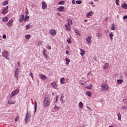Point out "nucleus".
Listing matches in <instances>:
<instances>
[{"mask_svg": "<svg viewBox=\"0 0 127 127\" xmlns=\"http://www.w3.org/2000/svg\"><path fill=\"white\" fill-rule=\"evenodd\" d=\"M92 75V72H89L88 73V76H90V75Z\"/></svg>", "mask_w": 127, "mask_h": 127, "instance_id": "obj_60", "label": "nucleus"}, {"mask_svg": "<svg viewBox=\"0 0 127 127\" xmlns=\"http://www.w3.org/2000/svg\"><path fill=\"white\" fill-rule=\"evenodd\" d=\"M75 33H76L77 35L79 36H81V34L80 33V31H78V30H75Z\"/></svg>", "mask_w": 127, "mask_h": 127, "instance_id": "obj_30", "label": "nucleus"}, {"mask_svg": "<svg viewBox=\"0 0 127 127\" xmlns=\"http://www.w3.org/2000/svg\"><path fill=\"white\" fill-rule=\"evenodd\" d=\"M57 15H59V16H60L61 15V14L60 13H57Z\"/></svg>", "mask_w": 127, "mask_h": 127, "instance_id": "obj_59", "label": "nucleus"}, {"mask_svg": "<svg viewBox=\"0 0 127 127\" xmlns=\"http://www.w3.org/2000/svg\"><path fill=\"white\" fill-rule=\"evenodd\" d=\"M94 14V12L92 11H90L89 12L87 13L86 16L87 17V18H89L90 16H92Z\"/></svg>", "mask_w": 127, "mask_h": 127, "instance_id": "obj_11", "label": "nucleus"}, {"mask_svg": "<svg viewBox=\"0 0 127 127\" xmlns=\"http://www.w3.org/2000/svg\"><path fill=\"white\" fill-rule=\"evenodd\" d=\"M121 7L124 9H127V4L126 3H123L121 5Z\"/></svg>", "mask_w": 127, "mask_h": 127, "instance_id": "obj_21", "label": "nucleus"}, {"mask_svg": "<svg viewBox=\"0 0 127 127\" xmlns=\"http://www.w3.org/2000/svg\"><path fill=\"white\" fill-rule=\"evenodd\" d=\"M104 20H105V21L108 20V18H106Z\"/></svg>", "mask_w": 127, "mask_h": 127, "instance_id": "obj_64", "label": "nucleus"}, {"mask_svg": "<svg viewBox=\"0 0 127 127\" xmlns=\"http://www.w3.org/2000/svg\"><path fill=\"white\" fill-rule=\"evenodd\" d=\"M24 21H26L29 19V16L27 15H25L24 18Z\"/></svg>", "mask_w": 127, "mask_h": 127, "instance_id": "obj_29", "label": "nucleus"}, {"mask_svg": "<svg viewBox=\"0 0 127 127\" xmlns=\"http://www.w3.org/2000/svg\"><path fill=\"white\" fill-rule=\"evenodd\" d=\"M66 54H69V51H66Z\"/></svg>", "mask_w": 127, "mask_h": 127, "instance_id": "obj_63", "label": "nucleus"}, {"mask_svg": "<svg viewBox=\"0 0 127 127\" xmlns=\"http://www.w3.org/2000/svg\"><path fill=\"white\" fill-rule=\"evenodd\" d=\"M20 16L21 18L19 19V21L20 22H21V23L23 22V20H24V14H22Z\"/></svg>", "mask_w": 127, "mask_h": 127, "instance_id": "obj_14", "label": "nucleus"}, {"mask_svg": "<svg viewBox=\"0 0 127 127\" xmlns=\"http://www.w3.org/2000/svg\"><path fill=\"white\" fill-rule=\"evenodd\" d=\"M44 56H45V58H48L49 56L47 53H43Z\"/></svg>", "mask_w": 127, "mask_h": 127, "instance_id": "obj_28", "label": "nucleus"}, {"mask_svg": "<svg viewBox=\"0 0 127 127\" xmlns=\"http://www.w3.org/2000/svg\"><path fill=\"white\" fill-rule=\"evenodd\" d=\"M2 56L6 58V59H9V57H8V53L6 51H4L2 53Z\"/></svg>", "mask_w": 127, "mask_h": 127, "instance_id": "obj_6", "label": "nucleus"}, {"mask_svg": "<svg viewBox=\"0 0 127 127\" xmlns=\"http://www.w3.org/2000/svg\"><path fill=\"white\" fill-rule=\"evenodd\" d=\"M64 9H65V8L64 7L60 6L58 8V11L61 12V11H63Z\"/></svg>", "mask_w": 127, "mask_h": 127, "instance_id": "obj_13", "label": "nucleus"}, {"mask_svg": "<svg viewBox=\"0 0 127 127\" xmlns=\"http://www.w3.org/2000/svg\"><path fill=\"white\" fill-rule=\"evenodd\" d=\"M76 3H77V4H81V3H82V1L77 0L76 1Z\"/></svg>", "mask_w": 127, "mask_h": 127, "instance_id": "obj_42", "label": "nucleus"}, {"mask_svg": "<svg viewBox=\"0 0 127 127\" xmlns=\"http://www.w3.org/2000/svg\"><path fill=\"white\" fill-rule=\"evenodd\" d=\"M65 2L63 1H60L59 2L58 4L59 5H64V3Z\"/></svg>", "mask_w": 127, "mask_h": 127, "instance_id": "obj_31", "label": "nucleus"}, {"mask_svg": "<svg viewBox=\"0 0 127 127\" xmlns=\"http://www.w3.org/2000/svg\"><path fill=\"white\" fill-rule=\"evenodd\" d=\"M85 94L88 97H92V92L91 91H86Z\"/></svg>", "mask_w": 127, "mask_h": 127, "instance_id": "obj_19", "label": "nucleus"}, {"mask_svg": "<svg viewBox=\"0 0 127 127\" xmlns=\"http://www.w3.org/2000/svg\"><path fill=\"white\" fill-rule=\"evenodd\" d=\"M86 89H88V90H92V89H93V85L92 84H90L89 85L86 87Z\"/></svg>", "mask_w": 127, "mask_h": 127, "instance_id": "obj_22", "label": "nucleus"}, {"mask_svg": "<svg viewBox=\"0 0 127 127\" xmlns=\"http://www.w3.org/2000/svg\"><path fill=\"white\" fill-rule=\"evenodd\" d=\"M116 5H119V0H116Z\"/></svg>", "mask_w": 127, "mask_h": 127, "instance_id": "obj_47", "label": "nucleus"}, {"mask_svg": "<svg viewBox=\"0 0 127 127\" xmlns=\"http://www.w3.org/2000/svg\"><path fill=\"white\" fill-rule=\"evenodd\" d=\"M61 84H65V80H60Z\"/></svg>", "mask_w": 127, "mask_h": 127, "instance_id": "obj_44", "label": "nucleus"}, {"mask_svg": "<svg viewBox=\"0 0 127 127\" xmlns=\"http://www.w3.org/2000/svg\"><path fill=\"white\" fill-rule=\"evenodd\" d=\"M110 29H111V30H115V29H116V27L115 26V25H114V24H112V27L110 28Z\"/></svg>", "mask_w": 127, "mask_h": 127, "instance_id": "obj_34", "label": "nucleus"}, {"mask_svg": "<svg viewBox=\"0 0 127 127\" xmlns=\"http://www.w3.org/2000/svg\"><path fill=\"white\" fill-rule=\"evenodd\" d=\"M30 77H32V79H33V74H32V73H31L29 74Z\"/></svg>", "mask_w": 127, "mask_h": 127, "instance_id": "obj_53", "label": "nucleus"}, {"mask_svg": "<svg viewBox=\"0 0 127 127\" xmlns=\"http://www.w3.org/2000/svg\"><path fill=\"white\" fill-rule=\"evenodd\" d=\"M72 4H75L76 3L75 2V1H76V0H72Z\"/></svg>", "mask_w": 127, "mask_h": 127, "instance_id": "obj_52", "label": "nucleus"}, {"mask_svg": "<svg viewBox=\"0 0 127 127\" xmlns=\"http://www.w3.org/2000/svg\"><path fill=\"white\" fill-rule=\"evenodd\" d=\"M62 96H63V95H61V98L60 100L61 102H62V104H64V101H63V98H63Z\"/></svg>", "mask_w": 127, "mask_h": 127, "instance_id": "obj_41", "label": "nucleus"}, {"mask_svg": "<svg viewBox=\"0 0 127 127\" xmlns=\"http://www.w3.org/2000/svg\"><path fill=\"white\" fill-rule=\"evenodd\" d=\"M29 12H28V10L27 9V8L25 10V14H26L27 15H28Z\"/></svg>", "mask_w": 127, "mask_h": 127, "instance_id": "obj_46", "label": "nucleus"}, {"mask_svg": "<svg viewBox=\"0 0 127 127\" xmlns=\"http://www.w3.org/2000/svg\"><path fill=\"white\" fill-rule=\"evenodd\" d=\"M30 118H31V112L29 111H27L25 117V123L28 124L30 122Z\"/></svg>", "mask_w": 127, "mask_h": 127, "instance_id": "obj_4", "label": "nucleus"}, {"mask_svg": "<svg viewBox=\"0 0 127 127\" xmlns=\"http://www.w3.org/2000/svg\"><path fill=\"white\" fill-rule=\"evenodd\" d=\"M72 24H73V21H72V20L68 19V23H66L65 25L66 30H67V31H71V25H72Z\"/></svg>", "mask_w": 127, "mask_h": 127, "instance_id": "obj_2", "label": "nucleus"}, {"mask_svg": "<svg viewBox=\"0 0 127 127\" xmlns=\"http://www.w3.org/2000/svg\"><path fill=\"white\" fill-rule=\"evenodd\" d=\"M39 76L41 80H46L47 79V77L44 75L40 74Z\"/></svg>", "mask_w": 127, "mask_h": 127, "instance_id": "obj_16", "label": "nucleus"}, {"mask_svg": "<svg viewBox=\"0 0 127 127\" xmlns=\"http://www.w3.org/2000/svg\"><path fill=\"white\" fill-rule=\"evenodd\" d=\"M51 85L54 89H56L57 88V83L55 82H53L51 83Z\"/></svg>", "mask_w": 127, "mask_h": 127, "instance_id": "obj_15", "label": "nucleus"}, {"mask_svg": "<svg viewBox=\"0 0 127 127\" xmlns=\"http://www.w3.org/2000/svg\"><path fill=\"white\" fill-rule=\"evenodd\" d=\"M29 27H30L29 25H27L26 26V29H29Z\"/></svg>", "mask_w": 127, "mask_h": 127, "instance_id": "obj_51", "label": "nucleus"}, {"mask_svg": "<svg viewBox=\"0 0 127 127\" xmlns=\"http://www.w3.org/2000/svg\"><path fill=\"white\" fill-rule=\"evenodd\" d=\"M54 109H55V110H56L57 111H58V109H61V107H60V106L58 107V106H56V105H55V107H54Z\"/></svg>", "mask_w": 127, "mask_h": 127, "instance_id": "obj_32", "label": "nucleus"}, {"mask_svg": "<svg viewBox=\"0 0 127 127\" xmlns=\"http://www.w3.org/2000/svg\"><path fill=\"white\" fill-rule=\"evenodd\" d=\"M123 102L124 104H127V99H123Z\"/></svg>", "mask_w": 127, "mask_h": 127, "instance_id": "obj_43", "label": "nucleus"}, {"mask_svg": "<svg viewBox=\"0 0 127 127\" xmlns=\"http://www.w3.org/2000/svg\"><path fill=\"white\" fill-rule=\"evenodd\" d=\"M8 104H9V105H13L15 104V102L13 100H9L8 102Z\"/></svg>", "mask_w": 127, "mask_h": 127, "instance_id": "obj_23", "label": "nucleus"}, {"mask_svg": "<svg viewBox=\"0 0 127 127\" xmlns=\"http://www.w3.org/2000/svg\"><path fill=\"white\" fill-rule=\"evenodd\" d=\"M3 39H6V35H3Z\"/></svg>", "mask_w": 127, "mask_h": 127, "instance_id": "obj_54", "label": "nucleus"}, {"mask_svg": "<svg viewBox=\"0 0 127 127\" xmlns=\"http://www.w3.org/2000/svg\"><path fill=\"white\" fill-rule=\"evenodd\" d=\"M65 60L66 61V64L67 65H69V63L71 62V60H70V59H69L68 58H66Z\"/></svg>", "mask_w": 127, "mask_h": 127, "instance_id": "obj_24", "label": "nucleus"}, {"mask_svg": "<svg viewBox=\"0 0 127 127\" xmlns=\"http://www.w3.org/2000/svg\"><path fill=\"white\" fill-rule=\"evenodd\" d=\"M7 4H8V1H5L3 2L2 5L4 6L5 5H7Z\"/></svg>", "mask_w": 127, "mask_h": 127, "instance_id": "obj_33", "label": "nucleus"}, {"mask_svg": "<svg viewBox=\"0 0 127 127\" xmlns=\"http://www.w3.org/2000/svg\"><path fill=\"white\" fill-rule=\"evenodd\" d=\"M47 53V52H46V49H44V50H43V53Z\"/></svg>", "mask_w": 127, "mask_h": 127, "instance_id": "obj_57", "label": "nucleus"}, {"mask_svg": "<svg viewBox=\"0 0 127 127\" xmlns=\"http://www.w3.org/2000/svg\"><path fill=\"white\" fill-rule=\"evenodd\" d=\"M127 19V15L124 16L123 17V19Z\"/></svg>", "mask_w": 127, "mask_h": 127, "instance_id": "obj_56", "label": "nucleus"}, {"mask_svg": "<svg viewBox=\"0 0 127 127\" xmlns=\"http://www.w3.org/2000/svg\"><path fill=\"white\" fill-rule=\"evenodd\" d=\"M42 42H40L38 43L39 46H40V45H42Z\"/></svg>", "mask_w": 127, "mask_h": 127, "instance_id": "obj_58", "label": "nucleus"}, {"mask_svg": "<svg viewBox=\"0 0 127 127\" xmlns=\"http://www.w3.org/2000/svg\"><path fill=\"white\" fill-rule=\"evenodd\" d=\"M18 119H19L18 117H16L15 119V122H18Z\"/></svg>", "mask_w": 127, "mask_h": 127, "instance_id": "obj_48", "label": "nucleus"}, {"mask_svg": "<svg viewBox=\"0 0 127 127\" xmlns=\"http://www.w3.org/2000/svg\"><path fill=\"white\" fill-rule=\"evenodd\" d=\"M36 110H37V102L36 101H34V113H36Z\"/></svg>", "mask_w": 127, "mask_h": 127, "instance_id": "obj_18", "label": "nucleus"}, {"mask_svg": "<svg viewBox=\"0 0 127 127\" xmlns=\"http://www.w3.org/2000/svg\"><path fill=\"white\" fill-rule=\"evenodd\" d=\"M58 99H59V96H56V102H57L58 101Z\"/></svg>", "mask_w": 127, "mask_h": 127, "instance_id": "obj_49", "label": "nucleus"}, {"mask_svg": "<svg viewBox=\"0 0 127 127\" xmlns=\"http://www.w3.org/2000/svg\"><path fill=\"white\" fill-rule=\"evenodd\" d=\"M109 64L106 63L103 66V69H104V70H107L108 68H109Z\"/></svg>", "mask_w": 127, "mask_h": 127, "instance_id": "obj_17", "label": "nucleus"}, {"mask_svg": "<svg viewBox=\"0 0 127 127\" xmlns=\"http://www.w3.org/2000/svg\"><path fill=\"white\" fill-rule=\"evenodd\" d=\"M13 23V20L12 19H10V20L7 23V26H11Z\"/></svg>", "mask_w": 127, "mask_h": 127, "instance_id": "obj_12", "label": "nucleus"}, {"mask_svg": "<svg viewBox=\"0 0 127 127\" xmlns=\"http://www.w3.org/2000/svg\"><path fill=\"white\" fill-rule=\"evenodd\" d=\"M109 36L110 37V39H111V40L113 39V36H114V34H113V33H111L109 34Z\"/></svg>", "mask_w": 127, "mask_h": 127, "instance_id": "obj_38", "label": "nucleus"}, {"mask_svg": "<svg viewBox=\"0 0 127 127\" xmlns=\"http://www.w3.org/2000/svg\"><path fill=\"white\" fill-rule=\"evenodd\" d=\"M78 106L79 108H81V109H83V107H84V104H83V102H79Z\"/></svg>", "mask_w": 127, "mask_h": 127, "instance_id": "obj_26", "label": "nucleus"}, {"mask_svg": "<svg viewBox=\"0 0 127 127\" xmlns=\"http://www.w3.org/2000/svg\"><path fill=\"white\" fill-rule=\"evenodd\" d=\"M47 48V49H49V50H50V49H51V47L50 46H48Z\"/></svg>", "mask_w": 127, "mask_h": 127, "instance_id": "obj_55", "label": "nucleus"}, {"mask_svg": "<svg viewBox=\"0 0 127 127\" xmlns=\"http://www.w3.org/2000/svg\"><path fill=\"white\" fill-rule=\"evenodd\" d=\"M19 93V89H16L13 91L11 94L9 95V98H12V97H14V96H16V95H18Z\"/></svg>", "mask_w": 127, "mask_h": 127, "instance_id": "obj_5", "label": "nucleus"}, {"mask_svg": "<svg viewBox=\"0 0 127 127\" xmlns=\"http://www.w3.org/2000/svg\"><path fill=\"white\" fill-rule=\"evenodd\" d=\"M42 9H46L47 8V5L45 2H42Z\"/></svg>", "mask_w": 127, "mask_h": 127, "instance_id": "obj_9", "label": "nucleus"}, {"mask_svg": "<svg viewBox=\"0 0 127 127\" xmlns=\"http://www.w3.org/2000/svg\"><path fill=\"white\" fill-rule=\"evenodd\" d=\"M100 89L102 92H107L109 91L110 87L107 84L103 83L100 85Z\"/></svg>", "mask_w": 127, "mask_h": 127, "instance_id": "obj_3", "label": "nucleus"}, {"mask_svg": "<svg viewBox=\"0 0 127 127\" xmlns=\"http://www.w3.org/2000/svg\"><path fill=\"white\" fill-rule=\"evenodd\" d=\"M89 4H92V5H93V4H94V2H90L89 3Z\"/></svg>", "mask_w": 127, "mask_h": 127, "instance_id": "obj_61", "label": "nucleus"}, {"mask_svg": "<svg viewBox=\"0 0 127 127\" xmlns=\"http://www.w3.org/2000/svg\"><path fill=\"white\" fill-rule=\"evenodd\" d=\"M122 110H127V106H122Z\"/></svg>", "mask_w": 127, "mask_h": 127, "instance_id": "obj_45", "label": "nucleus"}, {"mask_svg": "<svg viewBox=\"0 0 127 127\" xmlns=\"http://www.w3.org/2000/svg\"><path fill=\"white\" fill-rule=\"evenodd\" d=\"M2 21H3V22H7V21H8V17H4V18H3Z\"/></svg>", "mask_w": 127, "mask_h": 127, "instance_id": "obj_27", "label": "nucleus"}, {"mask_svg": "<svg viewBox=\"0 0 127 127\" xmlns=\"http://www.w3.org/2000/svg\"><path fill=\"white\" fill-rule=\"evenodd\" d=\"M123 83V80H117L118 84H122Z\"/></svg>", "mask_w": 127, "mask_h": 127, "instance_id": "obj_39", "label": "nucleus"}, {"mask_svg": "<svg viewBox=\"0 0 127 127\" xmlns=\"http://www.w3.org/2000/svg\"><path fill=\"white\" fill-rule=\"evenodd\" d=\"M50 103H51V100L49 97H45L44 98L43 107H44V108H48V107L50 106Z\"/></svg>", "mask_w": 127, "mask_h": 127, "instance_id": "obj_1", "label": "nucleus"}, {"mask_svg": "<svg viewBox=\"0 0 127 127\" xmlns=\"http://www.w3.org/2000/svg\"><path fill=\"white\" fill-rule=\"evenodd\" d=\"M7 12H8V6H7L6 8L3 9L2 12V14H5Z\"/></svg>", "mask_w": 127, "mask_h": 127, "instance_id": "obj_10", "label": "nucleus"}, {"mask_svg": "<svg viewBox=\"0 0 127 127\" xmlns=\"http://www.w3.org/2000/svg\"><path fill=\"white\" fill-rule=\"evenodd\" d=\"M60 80H65V78L64 77L61 78Z\"/></svg>", "mask_w": 127, "mask_h": 127, "instance_id": "obj_62", "label": "nucleus"}, {"mask_svg": "<svg viewBox=\"0 0 127 127\" xmlns=\"http://www.w3.org/2000/svg\"><path fill=\"white\" fill-rule=\"evenodd\" d=\"M49 33L51 35L54 36L55 35H56V31L54 29L50 30Z\"/></svg>", "mask_w": 127, "mask_h": 127, "instance_id": "obj_7", "label": "nucleus"}, {"mask_svg": "<svg viewBox=\"0 0 127 127\" xmlns=\"http://www.w3.org/2000/svg\"><path fill=\"white\" fill-rule=\"evenodd\" d=\"M18 74H19V69L17 68L15 71V76L17 78L18 77Z\"/></svg>", "mask_w": 127, "mask_h": 127, "instance_id": "obj_20", "label": "nucleus"}, {"mask_svg": "<svg viewBox=\"0 0 127 127\" xmlns=\"http://www.w3.org/2000/svg\"><path fill=\"white\" fill-rule=\"evenodd\" d=\"M86 41H87L88 43L91 44V43H92V36H88L86 39Z\"/></svg>", "mask_w": 127, "mask_h": 127, "instance_id": "obj_8", "label": "nucleus"}, {"mask_svg": "<svg viewBox=\"0 0 127 127\" xmlns=\"http://www.w3.org/2000/svg\"><path fill=\"white\" fill-rule=\"evenodd\" d=\"M25 38L26 39H29V38H30V35H29V34L26 35L25 36Z\"/></svg>", "mask_w": 127, "mask_h": 127, "instance_id": "obj_40", "label": "nucleus"}, {"mask_svg": "<svg viewBox=\"0 0 127 127\" xmlns=\"http://www.w3.org/2000/svg\"><path fill=\"white\" fill-rule=\"evenodd\" d=\"M81 53H80V54L81 55V56H84V54H85V50L80 49Z\"/></svg>", "mask_w": 127, "mask_h": 127, "instance_id": "obj_25", "label": "nucleus"}, {"mask_svg": "<svg viewBox=\"0 0 127 127\" xmlns=\"http://www.w3.org/2000/svg\"><path fill=\"white\" fill-rule=\"evenodd\" d=\"M96 36H97V37H102V36H103V35L101 33H97Z\"/></svg>", "mask_w": 127, "mask_h": 127, "instance_id": "obj_36", "label": "nucleus"}, {"mask_svg": "<svg viewBox=\"0 0 127 127\" xmlns=\"http://www.w3.org/2000/svg\"><path fill=\"white\" fill-rule=\"evenodd\" d=\"M86 83H87V81H83L82 82H80L79 84H80V85H82V86H84L86 85Z\"/></svg>", "mask_w": 127, "mask_h": 127, "instance_id": "obj_37", "label": "nucleus"}, {"mask_svg": "<svg viewBox=\"0 0 127 127\" xmlns=\"http://www.w3.org/2000/svg\"><path fill=\"white\" fill-rule=\"evenodd\" d=\"M117 116L118 117V120H121L122 119V118L121 117V113H117Z\"/></svg>", "mask_w": 127, "mask_h": 127, "instance_id": "obj_35", "label": "nucleus"}, {"mask_svg": "<svg viewBox=\"0 0 127 127\" xmlns=\"http://www.w3.org/2000/svg\"><path fill=\"white\" fill-rule=\"evenodd\" d=\"M67 42L68 43H72V41H71V39H69L67 40Z\"/></svg>", "mask_w": 127, "mask_h": 127, "instance_id": "obj_50", "label": "nucleus"}]
</instances>
